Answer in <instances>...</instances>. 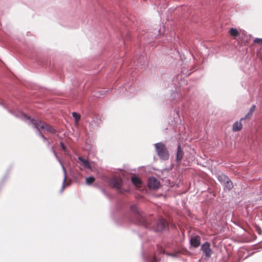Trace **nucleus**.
<instances>
[{
    "mask_svg": "<svg viewBox=\"0 0 262 262\" xmlns=\"http://www.w3.org/2000/svg\"><path fill=\"white\" fill-rule=\"evenodd\" d=\"M118 224L127 226L129 223L134 224L139 226L150 229L155 232H162L168 230V224L164 219L157 220L151 227L150 217H146L144 213L139 208L137 204H133L130 207V212L121 216L118 221Z\"/></svg>",
    "mask_w": 262,
    "mask_h": 262,
    "instance_id": "obj_1",
    "label": "nucleus"
},
{
    "mask_svg": "<svg viewBox=\"0 0 262 262\" xmlns=\"http://www.w3.org/2000/svg\"><path fill=\"white\" fill-rule=\"evenodd\" d=\"M16 118H19L24 122L27 123L29 125H32L33 127L36 129V134L40 137L43 140L47 141V138L41 133L40 130L39 120L32 118L30 116H27L22 112H18L17 114H14Z\"/></svg>",
    "mask_w": 262,
    "mask_h": 262,
    "instance_id": "obj_2",
    "label": "nucleus"
},
{
    "mask_svg": "<svg viewBox=\"0 0 262 262\" xmlns=\"http://www.w3.org/2000/svg\"><path fill=\"white\" fill-rule=\"evenodd\" d=\"M155 150L162 160L166 161L169 159V154L166 145L161 142L155 144Z\"/></svg>",
    "mask_w": 262,
    "mask_h": 262,
    "instance_id": "obj_3",
    "label": "nucleus"
},
{
    "mask_svg": "<svg viewBox=\"0 0 262 262\" xmlns=\"http://www.w3.org/2000/svg\"><path fill=\"white\" fill-rule=\"evenodd\" d=\"M147 186L149 189L157 190L160 187V181L154 177H150L147 180Z\"/></svg>",
    "mask_w": 262,
    "mask_h": 262,
    "instance_id": "obj_4",
    "label": "nucleus"
},
{
    "mask_svg": "<svg viewBox=\"0 0 262 262\" xmlns=\"http://www.w3.org/2000/svg\"><path fill=\"white\" fill-rule=\"evenodd\" d=\"M201 250L207 258H210L213 253V251L210 248V244L208 242H206L201 245Z\"/></svg>",
    "mask_w": 262,
    "mask_h": 262,
    "instance_id": "obj_5",
    "label": "nucleus"
},
{
    "mask_svg": "<svg viewBox=\"0 0 262 262\" xmlns=\"http://www.w3.org/2000/svg\"><path fill=\"white\" fill-rule=\"evenodd\" d=\"M110 185L116 189L119 192H122L123 190L121 188L122 180L116 178H112L109 182Z\"/></svg>",
    "mask_w": 262,
    "mask_h": 262,
    "instance_id": "obj_6",
    "label": "nucleus"
},
{
    "mask_svg": "<svg viewBox=\"0 0 262 262\" xmlns=\"http://www.w3.org/2000/svg\"><path fill=\"white\" fill-rule=\"evenodd\" d=\"M39 127L40 129H45L47 132L54 134L57 133V130L52 126L48 124V123L39 120Z\"/></svg>",
    "mask_w": 262,
    "mask_h": 262,
    "instance_id": "obj_7",
    "label": "nucleus"
},
{
    "mask_svg": "<svg viewBox=\"0 0 262 262\" xmlns=\"http://www.w3.org/2000/svg\"><path fill=\"white\" fill-rule=\"evenodd\" d=\"M201 244V237L199 235L192 236L190 239V244L194 248H198Z\"/></svg>",
    "mask_w": 262,
    "mask_h": 262,
    "instance_id": "obj_8",
    "label": "nucleus"
},
{
    "mask_svg": "<svg viewBox=\"0 0 262 262\" xmlns=\"http://www.w3.org/2000/svg\"><path fill=\"white\" fill-rule=\"evenodd\" d=\"M184 152L182 148L181 147L180 144H178L177 147V151L176 154V161L179 163L183 158Z\"/></svg>",
    "mask_w": 262,
    "mask_h": 262,
    "instance_id": "obj_9",
    "label": "nucleus"
},
{
    "mask_svg": "<svg viewBox=\"0 0 262 262\" xmlns=\"http://www.w3.org/2000/svg\"><path fill=\"white\" fill-rule=\"evenodd\" d=\"M78 159L82 162L84 168H86L88 169H91V164L87 159H84L81 156H79L78 157Z\"/></svg>",
    "mask_w": 262,
    "mask_h": 262,
    "instance_id": "obj_10",
    "label": "nucleus"
},
{
    "mask_svg": "<svg viewBox=\"0 0 262 262\" xmlns=\"http://www.w3.org/2000/svg\"><path fill=\"white\" fill-rule=\"evenodd\" d=\"M137 62L141 66H147V57H144L142 55H140V56L137 59Z\"/></svg>",
    "mask_w": 262,
    "mask_h": 262,
    "instance_id": "obj_11",
    "label": "nucleus"
},
{
    "mask_svg": "<svg viewBox=\"0 0 262 262\" xmlns=\"http://www.w3.org/2000/svg\"><path fill=\"white\" fill-rule=\"evenodd\" d=\"M244 119V118L241 119L240 121H236L235 122L232 126V130L234 132H238L242 128V124L241 123V121Z\"/></svg>",
    "mask_w": 262,
    "mask_h": 262,
    "instance_id": "obj_12",
    "label": "nucleus"
},
{
    "mask_svg": "<svg viewBox=\"0 0 262 262\" xmlns=\"http://www.w3.org/2000/svg\"><path fill=\"white\" fill-rule=\"evenodd\" d=\"M224 189L227 190H230L233 187V185L232 182L229 178L227 181H226L224 183Z\"/></svg>",
    "mask_w": 262,
    "mask_h": 262,
    "instance_id": "obj_13",
    "label": "nucleus"
},
{
    "mask_svg": "<svg viewBox=\"0 0 262 262\" xmlns=\"http://www.w3.org/2000/svg\"><path fill=\"white\" fill-rule=\"evenodd\" d=\"M229 178L223 173L219 174L217 176V180L221 183H224Z\"/></svg>",
    "mask_w": 262,
    "mask_h": 262,
    "instance_id": "obj_14",
    "label": "nucleus"
},
{
    "mask_svg": "<svg viewBox=\"0 0 262 262\" xmlns=\"http://www.w3.org/2000/svg\"><path fill=\"white\" fill-rule=\"evenodd\" d=\"M131 180L133 184L137 187L139 186L141 184V180L136 176L132 177Z\"/></svg>",
    "mask_w": 262,
    "mask_h": 262,
    "instance_id": "obj_15",
    "label": "nucleus"
},
{
    "mask_svg": "<svg viewBox=\"0 0 262 262\" xmlns=\"http://www.w3.org/2000/svg\"><path fill=\"white\" fill-rule=\"evenodd\" d=\"M63 173L64 174V178L62 184V186L60 189V192H62L65 188V182L67 179V172L65 167H63Z\"/></svg>",
    "mask_w": 262,
    "mask_h": 262,
    "instance_id": "obj_16",
    "label": "nucleus"
},
{
    "mask_svg": "<svg viewBox=\"0 0 262 262\" xmlns=\"http://www.w3.org/2000/svg\"><path fill=\"white\" fill-rule=\"evenodd\" d=\"M229 32L230 35L234 37H237L239 35V32L235 28H231Z\"/></svg>",
    "mask_w": 262,
    "mask_h": 262,
    "instance_id": "obj_17",
    "label": "nucleus"
},
{
    "mask_svg": "<svg viewBox=\"0 0 262 262\" xmlns=\"http://www.w3.org/2000/svg\"><path fill=\"white\" fill-rule=\"evenodd\" d=\"M95 179L93 176H91L85 178V182L88 185L92 184L95 181Z\"/></svg>",
    "mask_w": 262,
    "mask_h": 262,
    "instance_id": "obj_18",
    "label": "nucleus"
},
{
    "mask_svg": "<svg viewBox=\"0 0 262 262\" xmlns=\"http://www.w3.org/2000/svg\"><path fill=\"white\" fill-rule=\"evenodd\" d=\"M0 104L2 105H4V104L3 103L1 99H0ZM4 106L7 108V110L9 113L13 115L14 116H15L14 114H17L18 112H20V111H14L10 110L9 108L6 107L5 106Z\"/></svg>",
    "mask_w": 262,
    "mask_h": 262,
    "instance_id": "obj_19",
    "label": "nucleus"
},
{
    "mask_svg": "<svg viewBox=\"0 0 262 262\" xmlns=\"http://www.w3.org/2000/svg\"><path fill=\"white\" fill-rule=\"evenodd\" d=\"M175 35H176V34L174 32H171L169 35V37L167 36V39L168 41H170L171 42L175 41V40H176Z\"/></svg>",
    "mask_w": 262,
    "mask_h": 262,
    "instance_id": "obj_20",
    "label": "nucleus"
},
{
    "mask_svg": "<svg viewBox=\"0 0 262 262\" xmlns=\"http://www.w3.org/2000/svg\"><path fill=\"white\" fill-rule=\"evenodd\" d=\"M255 106L254 105H252V106L250 108L248 114L245 116V118H244L245 119V118H249L251 115H252V114H253V113L255 110Z\"/></svg>",
    "mask_w": 262,
    "mask_h": 262,
    "instance_id": "obj_21",
    "label": "nucleus"
},
{
    "mask_svg": "<svg viewBox=\"0 0 262 262\" xmlns=\"http://www.w3.org/2000/svg\"><path fill=\"white\" fill-rule=\"evenodd\" d=\"M53 154H54L55 158L56 159V160L58 161V162L59 163L60 165H61V168H62V169L63 170V167H64L63 165V163L62 162H61V161L60 160L59 158L58 157V156H57V154L56 153V152L55 151H54V152H53Z\"/></svg>",
    "mask_w": 262,
    "mask_h": 262,
    "instance_id": "obj_22",
    "label": "nucleus"
},
{
    "mask_svg": "<svg viewBox=\"0 0 262 262\" xmlns=\"http://www.w3.org/2000/svg\"><path fill=\"white\" fill-rule=\"evenodd\" d=\"M53 154H54L55 158L56 159V160L58 161V162L59 163L60 165H61V168H62V169L63 170V167H64L63 165V163L62 162H61V161L60 160L59 158L58 157V156H57V154L56 153V152L55 151H54V152H53Z\"/></svg>",
    "mask_w": 262,
    "mask_h": 262,
    "instance_id": "obj_23",
    "label": "nucleus"
},
{
    "mask_svg": "<svg viewBox=\"0 0 262 262\" xmlns=\"http://www.w3.org/2000/svg\"><path fill=\"white\" fill-rule=\"evenodd\" d=\"M100 191L106 197L110 198V195L106 191L105 189L103 187H99Z\"/></svg>",
    "mask_w": 262,
    "mask_h": 262,
    "instance_id": "obj_24",
    "label": "nucleus"
},
{
    "mask_svg": "<svg viewBox=\"0 0 262 262\" xmlns=\"http://www.w3.org/2000/svg\"><path fill=\"white\" fill-rule=\"evenodd\" d=\"M72 116L76 121H79L80 119V115L76 112H73Z\"/></svg>",
    "mask_w": 262,
    "mask_h": 262,
    "instance_id": "obj_25",
    "label": "nucleus"
},
{
    "mask_svg": "<svg viewBox=\"0 0 262 262\" xmlns=\"http://www.w3.org/2000/svg\"><path fill=\"white\" fill-rule=\"evenodd\" d=\"M60 145L61 147L62 148V149H63V150L64 151V152L66 154H67V149L66 146L64 144V143L62 142H60Z\"/></svg>",
    "mask_w": 262,
    "mask_h": 262,
    "instance_id": "obj_26",
    "label": "nucleus"
},
{
    "mask_svg": "<svg viewBox=\"0 0 262 262\" xmlns=\"http://www.w3.org/2000/svg\"><path fill=\"white\" fill-rule=\"evenodd\" d=\"M254 42L262 45V38H256L254 40Z\"/></svg>",
    "mask_w": 262,
    "mask_h": 262,
    "instance_id": "obj_27",
    "label": "nucleus"
},
{
    "mask_svg": "<svg viewBox=\"0 0 262 262\" xmlns=\"http://www.w3.org/2000/svg\"><path fill=\"white\" fill-rule=\"evenodd\" d=\"M256 232L257 233L260 235L262 233V230H261V229L260 228V227L258 226H256Z\"/></svg>",
    "mask_w": 262,
    "mask_h": 262,
    "instance_id": "obj_28",
    "label": "nucleus"
},
{
    "mask_svg": "<svg viewBox=\"0 0 262 262\" xmlns=\"http://www.w3.org/2000/svg\"><path fill=\"white\" fill-rule=\"evenodd\" d=\"M181 72L183 74H185L186 75H189L191 73H186L185 72V69L184 68H183L182 69V71Z\"/></svg>",
    "mask_w": 262,
    "mask_h": 262,
    "instance_id": "obj_29",
    "label": "nucleus"
},
{
    "mask_svg": "<svg viewBox=\"0 0 262 262\" xmlns=\"http://www.w3.org/2000/svg\"><path fill=\"white\" fill-rule=\"evenodd\" d=\"M142 256H143V259H144V260L145 262H151V260H150V259H149V258H145V257H144V253H142Z\"/></svg>",
    "mask_w": 262,
    "mask_h": 262,
    "instance_id": "obj_30",
    "label": "nucleus"
},
{
    "mask_svg": "<svg viewBox=\"0 0 262 262\" xmlns=\"http://www.w3.org/2000/svg\"><path fill=\"white\" fill-rule=\"evenodd\" d=\"M45 142H46L47 143V146L48 148H50L51 146H50V145H51V143L50 141H49L48 140L47 141H44Z\"/></svg>",
    "mask_w": 262,
    "mask_h": 262,
    "instance_id": "obj_31",
    "label": "nucleus"
},
{
    "mask_svg": "<svg viewBox=\"0 0 262 262\" xmlns=\"http://www.w3.org/2000/svg\"><path fill=\"white\" fill-rule=\"evenodd\" d=\"M50 151L53 153V152H54L55 151L54 150V147L53 146H51L50 147Z\"/></svg>",
    "mask_w": 262,
    "mask_h": 262,
    "instance_id": "obj_32",
    "label": "nucleus"
},
{
    "mask_svg": "<svg viewBox=\"0 0 262 262\" xmlns=\"http://www.w3.org/2000/svg\"><path fill=\"white\" fill-rule=\"evenodd\" d=\"M100 121H101L100 118H97V122L98 123V124H100Z\"/></svg>",
    "mask_w": 262,
    "mask_h": 262,
    "instance_id": "obj_33",
    "label": "nucleus"
},
{
    "mask_svg": "<svg viewBox=\"0 0 262 262\" xmlns=\"http://www.w3.org/2000/svg\"><path fill=\"white\" fill-rule=\"evenodd\" d=\"M160 31H161V30H160V29H159V30H158V32H159V33H160Z\"/></svg>",
    "mask_w": 262,
    "mask_h": 262,
    "instance_id": "obj_34",
    "label": "nucleus"
}]
</instances>
